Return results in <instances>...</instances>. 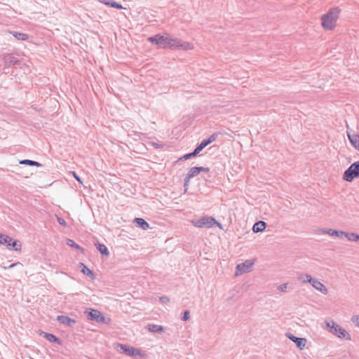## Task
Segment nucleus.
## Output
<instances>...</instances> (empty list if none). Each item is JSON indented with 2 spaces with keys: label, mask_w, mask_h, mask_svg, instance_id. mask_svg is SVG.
Segmentation results:
<instances>
[{
  "label": "nucleus",
  "mask_w": 359,
  "mask_h": 359,
  "mask_svg": "<svg viewBox=\"0 0 359 359\" xmlns=\"http://www.w3.org/2000/svg\"><path fill=\"white\" fill-rule=\"evenodd\" d=\"M57 320L62 324L67 325L69 327H72L74 324L76 323V320L66 316H58L57 317Z\"/></svg>",
  "instance_id": "11"
},
{
  "label": "nucleus",
  "mask_w": 359,
  "mask_h": 359,
  "mask_svg": "<svg viewBox=\"0 0 359 359\" xmlns=\"http://www.w3.org/2000/svg\"><path fill=\"white\" fill-rule=\"evenodd\" d=\"M285 336L292 341L300 350H303L305 348L306 344V339L305 338L295 337L290 332H287Z\"/></svg>",
  "instance_id": "10"
},
{
  "label": "nucleus",
  "mask_w": 359,
  "mask_h": 359,
  "mask_svg": "<svg viewBox=\"0 0 359 359\" xmlns=\"http://www.w3.org/2000/svg\"><path fill=\"white\" fill-rule=\"evenodd\" d=\"M18 264H20V263L17 262V263L12 264H11V265L8 267V269H11V268L14 267L15 266H16V265H18Z\"/></svg>",
  "instance_id": "44"
},
{
  "label": "nucleus",
  "mask_w": 359,
  "mask_h": 359,
  "mask_svg": "<svg viewBox=\"0 0 359 359\" xmlns=\"http://www.w3.org/2000/svg\"><path fill=\"white\" fill-rule=\"evenodd\" d=\"M9 33L19 41H26L29 39V36L25 33H21L15 31H10Z\"/></svg>",
  "instance_id": "15"
},
{
  "label": "nucleus",
  "mask_w": 359,
  "mask_h": 359,
  "mask_svg": "<svg viewBox=\"0 0 359 359\" xmlns=\"http://www.w3.org/2000/svg\"><path fill=\"white\" fill-rule=\"evenodd\" d=\"M193 223L195 226L199 227V228H202V227L210 228L213 224H217V226H219L221 229H223L222 224L212 217H204L201 218L200 219H198L196 222H194Z\"/></svg>",
  "instance_id": "4"
},
{
  "label": "nucleus",
  "mask_w": 359,
  "mask_h": 359,
  "mask_svg": "<svg viewBox=\"0 0 359 359\" xmlns=\"http://www.w3.org/2000/svg\"><path fill=\"white\" fill-rule=\"evenodd\" d=\"M287 287H288V283H284V284L279 285L278 287V290L281 292H287Z\"/></svg>",
  "instance_id": "30"
},
{
  "label": "nucleus",
  "mask_w": 359,
  "mask_h": 359,
  "mask_svg": "<svg viewBox=\"0 0 359 359\" xmlns=\"http://www.w3.org/2000/svg\"><path fill=\"white\" fill-rule=\"evenodd\" d=\"M190 179H188V177L187 176L184 179V187H188L189 182Z\"/></svg>",
  "instance_id": "42"
},
{
  "label": "nucleus",
  "mask_w": 359,
  "mask_h": 359,
  "mask_svg": "<svg viewBox=\"0 0 359 359\" xmlns=\"http://www.w3.org/2000/svg\"><path fill=\"white\" fill-rule=\"evenodd\" d=\"M339 8H332L329 11L321 16V22H336L340 13Z\"/></svg>",
  "instance_id": "5"
},
{
  "label": "nucleus",
  "mask_w": 359,
  "mask_h": 359,
  "mask_svg": "<svg viewBox=\"0 0 359 359\" xmlns=\"http://www.w3.org/2000/svg\"><path fill=\"white\" fill-rule=\"evenodd\" d=\"M201 144L204 146V147H205L206 146H208L209 144L208 142H207V140H203Z\"/></svg>",
  "instance_id": "43"
},
{
  "label": "nucleus",
  "mask_w": 359,
  "mask_h": 359,
  "mask_svg": "<svg viewBox=\"0 0 359 359\" xmlns=\"http://www.w3.org/2000/svg\"><path fill=\"white\" fill-rule=\"evenodd\" d=\"M306 276H311L309 274L301 273V274L298 275L297 279H298V280H299L302 283H309V280H309V278H307Z\"/></svg>",
  "instance_id": "27"
},
{
  "label": "nucleus",
  "mask_w": 359,
  "mask_h": 359,
  "mask_svg": "<svg viewBox=\"0 0 359 359\" xmlns=\"http://www.w3.org/2000/svg\"><path fill=\"white\" fill-rule=\"evenodd\" d=\"M254 262L252 260L248 259L245 262L241 263L236 266L235 276H238L245 273L251 271Z\"/></svg>",
  "instance_id": "7"
},
{
  "label": "nucleus",
  "mask_w": 359,
  "mask_h": 359,
  "mask_svg": "<svg viewBox=\"0 0 359 359\" xmlns=\"http://www.w3.org/2000/svg\"><path fill=\"white\" fill-rule=\"evenodd\" d=\"M67 244L72 248L77 249V250L81 249V247L78 244H76L74 241H72L71 239L67 240Z\"/></svg>",
  "instance_id": "28"
},
{
  "label": "nucleus",
  "mask_w": 359,
  "mask_h": 359,
  "mask_svg": "<svg viewBox=\"0 0 359 359\" xmlns=\"http://www.w3.org/2000/svg\"><path fill=\"white\" fill-rule=\"evenodd\" d=\"M347 136L351 144L359 151V135H352L347 133Z\"/></svg>",
  "instance_id": "12"
},
{
  "label": "nucleus",
  "mask_w": 359,
  "mask_h": 359,
  "mask_svg": "<svg viewBox=\"0 0 359 359\" xmlns=\"http://www.w3.org/2000/svg\"><path fill=\"white\" fill-rule=\"evenodd\" d=\"M217 137V135L216 133H214L212 135H210L208 137V139H207V142H208V144H210V143L213 142L214 141H215Z\"/></svg>",
  "instance_id": "35"
},
{
  "label": "nucleus",
  "mask_w": 359,
  "mask_h": 359,
  "mask_svg": "<svg viewBox=\"0 0 359 359\" xmlns=\"http://www.w3.org/2000/svg\"><path fill=\"white\" fill-rule=\"evenodd\" d=\"M85 313L89 320L96 321L97 323H104L105 320L104 316L97 310L89 309Z\"/></svg>",
  "instance_id": "8"
},
{
  "label": "nucleus",
  "mask_w": 359,
  "mask_h": 359,
  "mask_svg": "<svg viewBox=\"0 0 359 359\" xmlns=\"http://www.w3.org/2000/svg\"><path fill=\"white\" fill-rule=\"evenodd\" d=\"M73 173V175L74 177V178L81 184L83 183V182L81 181V178L76 174V172H72Z\"/></svg>",
  "instance_id": "39"
},
{
  "label": "nucleus",
  "mask_w": 359,
  "mask_h": 359,
  "mask_svg": "<svg viewBox=\"0 0 359 359\" xmlns=\"http://www.w3.org/2000/svg\"><path fill=\"white\" fill-rule=\"evenodd\" d=\"M147 40L150 43L156 44L160 48L182 49L184 50H189L194 48L192 43L172 37L167 33L163 35L156 34L149 37Z\"/></svg>",
  "instance_id": "1"
},
{
  "label": "nucleus",
  "mask_w": 359,
  "mask_h": 359,
  "mask_svg": "<svg viewBox=\"0 0 359 359\" xmlns=\"http://www.w3.org/2000/svg\"><path fill=\"white\" fill-rule=\"evenodd\" d=\"M117 346L120 348V350L129 356H143L140 349L129 346L123 344H118Z\"/></svg>",
  "instance_id": "6"
},
{
  "label": "nucleus",
  "mask_w": 359,
  "mask_h": 359,
  "mask_svg": "<svg viewBox=\"0 0 359 359\" xmlns=\"http://www.w3.org/2000/svg\"><path fill=\"white\" fill-rule=\"evenodd\" d=\"M147 330L151 332L163 333L164 327L160 325L149 324L147 325Z\"/></svg>",
  "instance_id": "14"
},
{
  "label": "nucleus",
  "mask_w": 359,
  "mask_h": 359,
  "mask_svg": "<svg viewBox=\"0 0 359 359\" xmlns=\"http://www.w3.org/2000/svg\"><path fill=\"white\" fill-rule=\"evenodd\" d=\"M95 246L97 249L100 251V254L102 255L108 256L109 255V252L107 248L104 245L100 243H95Z\"/></svg>",
  "instance_id": "21"
},
{
  "label": "nucleus",
  "mask_w": 359,
  "mask_h": 359,
  "mask_svg": "<svg viewBox=\"0 0 359 359\" xmlns=\"http://www.w3.org/2000/svg\"><path fill=\"white\" fill-rule=\"evenodd\" d=\"M6 57V62H9L11 64H17L18 63V60L13 55H8L7 56L5 57Z\"/></svg>",
  "instance_id": "26"
},
{
  "label": "nucleus",
  "mask_w": 359,
  "mask_h": 359,
  "mask_svg": "<svg viewBox=\"0 0 359 359\" xmlns=\"http://www.w3.org/2000/svg\"><path fill=\"white\" fill-rule=\"evenodd\" d=\"M15 251H20L21 250V244L18 241H12L11 242V245Z\"/></svg>",
  "instance_id": "25"
},
{
  "label": "nucleus",
  "mask_w": 359,
  "mask_h": 359,
  "mask_svg": "<svg viewBox=\"0 0 359 359\" xmlns=\"http://www.w3.org/2000/svg\"><path fill=\"white\" fill-rule=\"evenodd\" d=\"M309 278V283L311 284V285L318 291L320 292L323 294H327L328 293V290L327 287L318 279L313 278L311 276H306Z\"/></svg>",
  "instance_id": "9"
},
{
  "label": "nucleus",
  "mask_w": 359,
  "mask_h": 359,
  "mask_svg": "<svg viewBox=\"0 0 359 359\" xmlns=\"http://www.w3.org/2000/svg\"><path fill=\"white\" fill-rule=\"evenodd\" d=\"M323 233L329 234L330 236H334L337 237H341L344 234V231L334 230L332 229H326L322 230Z\"/></svg>",
  "instance_id": "16"
},
{
  "label": "nucleus",
  "mask_w": 359,
  "mask_h": 359,
  "mask_svg": "<svg viewBox=\"0 0 359 359\" xmlns=\"http://www.w3.org/2000/svg\"><path fill=\"white\" fill-rule=\"evenodd\" d=\"M20 163L22 165H27L36 167L41 166V164L40 163L32 160H22L20 161Z\"/></svg>",
  "instance_id": "24"
},
{
  "label": "nucleus",
  "mask_w": 359,
  "mask_h": 359,
  "mask_svg": "<svg viewBox=\"0 0 359 359\" xmlns=\"http://www.w3.org/2000/svg\"><path fill=\"white\" fill-rule=\"evenodd\" d=\"M79 269H81V272L84 275L93 278L94 274L93 271L90 269H88L84 264L79 263Z\"/></svg>",
  "instance_id": "19"
},
{
  "label": "nucleus",
  "mask_w": 359,
  "mask_h": 359,
  "mask_svg": "<svg viewBox=\"0 0 359 359\" xmlns=\"http://www.w3.org/2000/svg\"><path fill=\"white\" fill-rule=\"evenodd\" d=\"M189 318H190V312L189 311H185L183 313L182 320L184 321H187V320H189Z\"/></svg>",
  "instance_id": "32"
},
{
  "label": "nucleus",
  "mask_w": 359,
  "mask_h": 359,
  "mask_svg": "<svg viewBox=\"0 0 359 359\" xmlns=\"http://www.w3.org/2000/svg\"><path fill=\"white\" fill-rule=\"evenodd\" d=\"M134 222L143 230H147L149 227V224L142 218H135Z\"/></svg>",
  "instance_id": "17"
},
{
  "label": "nucleus",
  "mask_w": 359,
  "mask_h": 359,
  "mask_svg": "<svg viewBox=\"0 0 359 359\" xmlns=\"http://www.w3.org/2000/svg\"><path fill=\"white\" fill-rule=\"evenodd\" d=\"M351 320L355 325L359 327V315H355L351 318Z\"/></svg>",
  "instance_id": "34"
},
{
  "label": "nucleus",
  "mask_w": 359,
  "mask_h": 359,
  "mask_svg": "<svg viewBox=\"0 0 359 359\" xmlns=\"http://www.w3.org/2000/svg\"><path fill=\"white\" fill-rule=\"evenodd\" d=\"M343 236L351 241H357L359 240V235L354 233H348L344 231V234Z\"/></svg>",
  "instance_id": "23"
},
{
  "label": "nucleus",
  "mask_w": 359,
  "mask_h": 359,
  "mask_svg": "<svg viewBox=\"0 0 359 359\" xmlns=\"http://www.w3.org/2000/svg\"><path fill=\"white\" fill-rule=\"evenodd\" d=\"M266 226V223L264 221H259L256 222L252 226V231L255 233L263 231Z\"/></svg>",
  "instance_id": "13"
},
{
  "label": "nucleus",
  "mask_w": 359,
  "mask_h": 359,
  "mask_svg": "<svg viewBox=\"0 0 359 359\" xmlns=\"http://www.w3.org/2000/svg\"><path fill=\"white\" fill-rule=\"evenodd\" d=\"M200 147L202 149V150L205 148L204 146H203L201 143L198 144Z\"/></svg>",
  "instance_id": "45"
},
{
  "label": "nucleus",
  "mask_w": 359,
  "mask_h": 359,
  "mask_svg": "<svg viewBox=\"0 0 359 359\" xmlns=\"http://www.w3.org/2000/svg\"><path fill=\"white\" fill-rule=\"evenodd\" d=\"M199 173L200 171L198 167H193L190 168L187 176L188 177V179H191L197 176Z\"/></svg>",
  "instance_id": "22"
},
{
  "label": "nucleus",
  "mask_w": 359,
  "mask_h": 359,
  "mask_svg": "<svg viewBox=\"0 0 359 359\" xmlns=\"http://www.w3.org/2000/svg\"><path fill=\"white\" fill-rule=\"evenodd\" d=\"M336 24H321L325 30H332L334 29Z\"/></svg>",
  "instance_id": "29"
},
{
  "label": "nucleus",
  "mask_w": 359,
  "mask_h": 359,
  "mask_svg": "<svg viewBox=\"0 0 359 359\" xmlns=\"http://www.w3.org/2000/svg\"><path fill=\"white\" fill-rule=\"evenodd\" d=\"M326 325L329 328L330 332L337 336L339 338L345 339L346 340L351 339L349 333L341 327V326L337 324L334 321L330 320V322H327Z\"/></svg>",
  "instance_id": "2"
},
{
  "label": "nucleus",
  "mask_w": 359,
  "mask_h": 359,
  "mask_svg": "<svg viewBox=\"0 0 359 359\" xmlns=\"http://www.w3.org/2000/svg\"><path fill=\"white\" fill-rule=\"evenodd\" d=\"M196 156V154L194 153V151H193L191 153L184 155L180 159L187 160Z\"/></svg>",
  "instance_id": "33"
},
{
  "label": "nucleus",
  "mask_w": 359,
  "mask_h": 359,
  "mask_svg": "<svg viewBox=\"0 0 359 359\" xmlns=\"http://www.w3.org/2000/svg\"><path fill=\"white\" fill-rule=\"evenodd\" d=\"M43 334H44V337L50 342L57 343L58 344H62L61 339H60L59 338L55 337L54 334H50V333H46V332H44Z\"/></svg>",
  "instance_id": "18"
},
{
  "label": "nucleus",
  "mask_w": 359,
  "mask_h": 359,
  "mask_svg": "<svg viewBox=\"0 0 359 359\" xmlns=\"http://www.w3.org/2000/svg\"><path fill=\"white\" fill-rule=\"evenodd\" d=\"M202 151V149L200 147V146H199V145H198V146L196 147V148L194 149V153L197 155V154H199V153H200V151Z\"/></svg>",
  "instance_id": "41"
},
{
  "label": "nucleus",
  "mask_w": 359,
  "mask_h": 359,
  "mask_svg": "<svg viewBox=\"0 0 359 359\" xmlns=\"http://www.w3.org/2000/svg\"><path fill=\"white\" fill-rule=\"evenodd\" d=\"M358 177H359V161H356L349 166L344 172L343 178L347 182H351Z\"/></svg>",
  "instance_id": "3"
},
{
  "label": "nucleus",
  "mask_w": 359,
  "mask_h": 359,
  "mask_svg": "<svg viewBox=\"0 0 359 359\" xmlns=\"http://www.w3.org/2000/svg\"><path fill=\"white\" fill-rule=\"evenodd\" d=\"M113 8H117V9H122L123 8V7L122 6L121 4L117 3L116 1L114 2L113 4Z\"/></svg>",
  "instance_id": "38"
},
{
  "label": "nucleus",
  "mask_w": 359,
  "mask_h": 359,
  "mask_svg": "<svg viewBox=\"0 0 359 359\" xmlns=\"http://www.w3.org/2000/svg\"><path fill=\"white\" fill-rule=\"evenodd\" d=\"M13 241L12 238L7 235L0 233V243L6 246H10L11 242Z\"/></svg>",
  "instance_id": "20"
},
{
  "label": "nucleus",
  "mask_w": 359,
  "mask_h": 359,
  "mask_svg": "<svg viewBox=\"0 0 359 359\" xmlns=\"http://www.w3.org/2000/svg\"><path fill=\"white\" fill-rule=\"evenodd\" d=\"M101 3L113 8L114 0H99Z\"/></svg>",
  "instance_id": "31"
},
{
  "label": "nucleus",
  "mask_w": 359,
  "mask_h": 359,
  "mask_svg": "<svg viewBox=\"0 0 359 359\" xmlns=\"http://www.w3.org/2000/svg\"><path fill=\"white\" fill-rule=\"evenodd\" d=\"M161 303L168 304L170 302V299L167 296H162L159 298Z\"/></svg>",
  "instance_id": "36"
},
{
  "label": "nucleus",
  "mask_w": 359,
  "mask_h": 359,
  "mask_svg": "<svg viewBox=\"0 0 359 359\" xmlns=\"http://www.w3.org/2000/svg\"><path fill=\"white\" fill-rule=\"evenodd\" d=\"M198 168H199V171H200V172H201V171H202V172H209V170H210V168H209L198 167Z\"/></svg>",
  "instance_id": "40"
},
{
  "label": "nucleus",
  "mask_w": 359,
  "mask_h": 359,
  "mask_svg": "<svg viewBox=\"0 0 359 359\" xmlns=\"http://www.w3.org/2000/svg\"><path fill=\"white\" fill-rule=\"evenodd\" d=\"M57 222H58V223H59L60 225H62V226H67V223H66V222L65 221V219H62V218H61V217H57Z\"/></svg>",
  "instance_id": "37"
}]
</instances>
